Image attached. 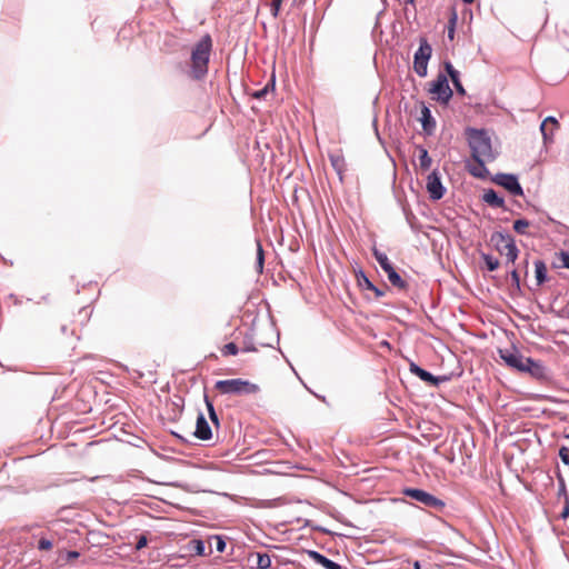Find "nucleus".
Listing matches in <instances>:
<instances>
[{
  "instance_id": "20e7f679",
  "label": "nucleus",
  "mask_w": 569,
  "mask_h": 569,
  "mask_svg": "<svg viewBox=\"0 0 569 569\" xmlns=\"http://www.w3.org/2000/svg\"><path fill=\"white\" fill-rule=\"evenodd\" d=\"M402 493L403 496L421 503L423 507L430 510L442 512L446 508V502L442 499L423 489L406 487L403 488Z\"/></svg>"
},
{
  "instance_id": "c85d7f7f",
  "label": "nucleus",
  "mask_w": 569,
  "mask_h": 569,
  "mask_svg": "<svg viewBox=\"0 0 569 569\" xmlns=\"http://www.w3.org/2000/svg\"><path fill=\"white\" fill-rule=\"evenodd\" d=\"M531 226V222L526 218H519L513 221V230L516 233L521 236H528L527 229Z\"/></svg>"
},
{
  "instance_id": "7ed1b4c3",
  "label": "nucleus",
  "mask_w": 569,
  "mask_h": 569,
  "mask_svg": "<svg viewBox=\"0 0 569 569\" xmlns=\"http://www.w3.org/2000/svg\"><path fill=\"white\" fill-rule=\"evenodd\" d=\"M214 388L222 395L249 396L260 391V387L241 378L218 380Z\"/></svg>"
},
{
  "instance_id": "37998d69",
  "label": "nucleus",
  "mask_w": 569,
  "mask_h": 569,
  "mask_svg": "<svg viewBox=\"0 0 569 569\" xmlns=\"http://www.w3.org/2000/svg\"><path fill=\"white\" fill-rule=\"evenodd\" d=\"M213 538L216 540V550L220 553L224 552L227 548L224 538L222 536H214Z\"/></svg>"
},
{
  "instance_id": "3c124183",
  "label": "nucleus",
  "mask_w": 569,
  "mask_h": 569,
  "mask_svg": "<svg viewBox=\"0 0 569 569\" xmlns=\"http://www.w3.org/2000/svg\"><path fill=\"white\" fill-rule=\"evenodd\" d=\"M413 569H421V563H420V561L416 560V561L413 562Z\"/></svg>"
},
{
  "instance_id": "e433bc0d",
  "label": "nucleus",
  "mask_w": 569,
  "mask_h": 569,
  "mask_svg": "<svg viewBox=\"0 0 569 569\" xmlns=\"http://www.w3.org/2000/svg\"><path fill=\"white\" fill-rule=\"evenodd\" d=\"M222 356H236L239 352V347L236 342H228L221 349Z\"/></svg>"
},
{
  "instance_id": "f704fd0d",
  "label": "nucleus",
  "mask_w": 569,
  "mask_h": 569,
  "mask_svg": "<svg viewBox=\"0 0 569 569\" xmlns=\"http://www.w3.org/2000/svg\"><path fill=\"white\" fill-rule=\"evenodd\" d=\"M510 278H511V281H512V293H521V284H520V274L518 272L517 269H512L510 271Z\"/></svg>"
},
{
  "instance_id": "aec40b11",
  "label": "nucleus",
  "mask_w": 569,
  "mask_h": 569,
  "mask_svg": "<svg viewBox=\"0 0 569 569\" xmlns=\"http://www.w3.org/2000/svg\"><path fill=\"white\" fill-rule=\"evenodd\" d=\"M528 375L538 381H548L550 379V372L548 368L540 360L537 361Z\"/></svg>"
},
{
  "instance_id": "b1692460",
  "label": "nucleus",
  "mask_w": 569,
  "mask_h": 569,
  "mask_svg": "<svg viewBox=\"0 0 569 569\" xmlns=\"http://www.w3.org/2000/svg\"><path fill=\"white\" fill-rule=\"evenodd\" d=\"M551 268H565L569 270V252L566 250H560L558 253H556L555 260L551 263Z\"/></svg>"
},
{
  "instance_id": "423d86ee",
  "label": "nucleus",
  "mask_w": 569,
  "mask_h": 569,
  "mask_svg": "<svg viewBox=\"0 0 569 569\" xmlns=\"http://www.w3.org/2000/svg\"><path fill=\"white\" fill-rule=\"evenodd\" d=\"M432 56V47L426 37L419 38V47L413 54V70L415 72L425 78L428 73V63Z\"/></svg>"
},
{
  "instance_id": "49530a36",
  "label": "nucleus",
  "mask_w": 569,
  "mask_h": 569,
  "mask_svg": "<svg viewBox=\"0 0 569 569\" xmlns=\"http://www.w3.org/2000/svg\"><path fill=\"white\" fill-rule=\"evenodd\" d=\"M559 457L561 459V461L565 463V465H569V448L566 447V446H562L560 449H559Z\"/></svg>"
},
{
  "instance_id": "58836bf2",
  "label": "nucleus",
  "mask_w": 569,
  "mask_h": 569,
  "mask_svg": "<svg viewBox=\"0 0 569 569\" xmlns=\"http://www.w3.org/2000/svg\"><path fill=\"white\" fill-rule=\"evenodd\" d=\"M52 546H53V540L51 538L41 537L38 540L37 548L40 551H47V550H50L52 548Z\"/></svg>"
},
{
  "instance_id": "2eb2a0df",
  "label": "nucleus",
  "mask_w": 569,
  "mask_h": 569,
  "mask_svg": "<svg viewBox=\"0 0 569 569\" xmlns=\"http://www.w3.org/2000/svg\"><path fill=\"white\" fill-rule=\"evenodd\" d=\"M559 128V122L558 120L552 117V116H549L547 117L540 124V131H541V134H542V139H543V142L545 144H548L550 142L553 141V132L556 129Z\"/></svg>"
},
{
  "instance_id": "f8f14e48",
  "label": "nucleus",
  "mask_w": 569,
  "mask_h": 569,
  "mask_svg": "<svg viewBox=\"0 0 569 569\" xmlns=\"http://www.w3.org/2000/svg\"><path fill=\"white\" fill-rule=\"evenodd\" d=\"M357 284L361 290H370L375 293L377 299L383 297L386 291L377 287L366 274L362 269L356 271Z\"/></svg>"
},
{
  "instance_id": "09e8293b",
  "label": "nucleus",
  "mask_w": 569,
  "mask_h": 569,
  "mask_svg": "<svg viewBox=\"0 0 569 569\" xmlns=\"http://www.w3.org/2000/svg\"><path fill=\"white\" fill-rule=\"evenodd\" d=\"M171 433H172L173 437H176L181 442H187V440L180 433L174 432V431H172Z\"/></svg>"
},
{
  "instance_id": "cd10ccee",
  "label": "nucleus",
  "mask_w": 569,
  "mask_h": 569,
  "mask_svg": "<svg viewBox=\"0 0 569 569\" xmlns=\"http://www.w3.org/2000/svg\"><path fill=\"white\" fill-rule=\"evenodd\" d=\"M204 403H206V407H207L209 419L211 420V422L216 427H219L220 426V420H219L218 413H217V411L214 409L212 400L208 397L207 393H204Z\"/></svg>"
},
{
  "instance_id": "bf43d9fd",
  "label": "nucleus",
  "mask_w": 569,
  "mask_h": 569,
  "mask_svg": "<svg viewBox=\"0 0 569 569\" xmlns=\"http://www.w3.org/2000/svg\"><path fill=\"white\" fill-rule=\"evenodd\" d=\"M547 219H548V221H550V222H553V221H555V220H553L550 216H548V214H547Z\"/></svg>"
},
{
  "instance_id": "79ce46f5",
  "label": "nucleus",
  "mask_w": 569,
  "mask_h": 569,
  "mask_svg": "<svg viewBox=\"0 0 569 569\" xmlns=\"http://www.w3.org/2000/svg\"><path fill=\"white\" fill-rule=\"evenodd\" d=\"M283 0H271L270 3V12L273 18H277L279 16L281 4Z\"/></svg>"
},
{
  "instance_id": "6e6552de",
  "label": "nucleus",
  "mask_w": 569,
  "mask_h": 569,
  "mask_svg": "<svg viewBox=\"0 0 569 569\" xmlns=\"http://www.w3.org/2000/svg\"><path fill=\"white\" fill-rule=\"evenodd\" d=\"M498 355L507 367L517 372H519L522 361L526 358L513 343L508 348H499Z\"/></svg>"
},
{
  "instance_id": "f3484780",
  "label": "nucleus",
  "mask_w": 569,
  "mask_h": 569,
  "mask_svg": "<svg viewBox=\"0 0 569 569\" xmlns=\"http://www.w3.org/2000/svg\"><path fill=\"white\" fill-rule=\"evenodd\" d=\"M248 561L257 569L271 568V557L267 552H251L248 557Z\"/></svg>"
},
{
  "instance_id": "5fc2aeb1",
  "label": "nucleus",
  "mask_w": 569,
  "mask_h": 569,
  "mask_svg": "<svg viewBox=\"0 0 569 569\" xmlns=\"http://www.w3.org/2000/svg\"><path fill=\"white\" fill-rule=\"evenodd\" d=\"M465 4H471L473 3L476 0H461Z\"/></svg>"
},
{
  "instance_id": "f03ea898",
  "label": "nucleus",
  "mask_w": 569,
  "mask_h": 569,
  "mask_svg": "<svg viewBox=\"0 0 569 569\" xmlns=\"http://www.w3.org/2000/svg\"><path fill=\"white\" fill-rule=\"evenodd\" d=\"M465 134L471 149L472 158L485 157L489 161H493L497 158V153L492 150L491 138L486 129L468 127L465 130Z\"/></svg>"
},
{
  "instance_id": "a18cd8bd",
  "label": "nucleus",
  "mask_w": 569,
  "mask_h": 569,
  "mask_svg": "<svg viewBox=\"0 0 569 569\" xmlns=\"http://www.w3.org/2000/svg\"><path fill=\"white\" fill-rule=\"evenodd\" d=\"M79 557H80V552L77 550H69L66 553L61 552V555H60V559H62L64 561L74 560V559H78Z\"/></svg>"
},
{
  "instance_id": "dca6fc26",
  "label": "nucleus",
  "mask_w": 569,
  "mask_h": 569,
  "mask_svg": "<svg viewBox=\"0 0 569 569\" xmlns=\"http://www.w3.org/2000/svg\"><path fill=\"white\" fill-rule=\"evenodd\" d=\"M482 201L492 208L507 210L503 197H501L495 189L485 190Z\"/></svg>"
},
{
  "instance_id": "1a4fd4ad",
  "label": "nucleus",
  "mask_w": 569,
  "mask_h": 569,
  "mask_svg": "<svg viewBox=\"0 0 569 569\" xmlns=\"http://www.w3.org/2000/svg\"><path fill=\"white\" fill-rule=\"evenodd\" d=\"M426 189L432 201H438L445 197L447 189L443 186L441 174L437 169L432 170L428 174Z\"/></svg>"
},
{
  "instance_id": "4be33fe9",
  "label": "nucleus",
  "mask_w": 569,
  "mask_h": 569,
  "mask_svg": "<svg viewBox=\"0 0 569 569\" xmlns=\"http://www.w3.org/2000/svg\"><path fill=\"white\" fill-rule=\"evenodd\" d=\"M328 157L332 168L341 177L346 170V162L343 156L339 152H329Z\"/></svg>"
},
{
  "instance_id": "412c9836",
  "label": "nucleus",
  "mask_w": 569,
  "mask_h": 569,
  "mask_svg": "<svg viewBox=\"0 0 569 569\" xmlns=\"http://www.w3.org/2000/svg\"><path fill=\"white\" fill-rule=\"evenodd\" d=\"M387 273V277H388V280L389 282L398 288L399 290H407L409 284L406 280L402 279V277L400 276V273L396 270V268L393 267L391 270H389Z\"/></svg>"
},
{
  "instance_id": "2f4dec72",
  "label": "nucleus",
  "mask_w": 569,
  "mask_h": 569,
  "mask_svg": "<svg viewBox=\"0 0 569 569\" xmlns=\"http://www.w3.org/2000/svg\"><path fill=\"white\" fill-rule=\"evenodd\" d=\"M241 350L243 352H256L257 351V348L254 346L253 333L251 331L247 332L244 335L243 340H242Z\"/></svg>"
},
{
  "instance_id": "a19ab883",
  "label": "nucleus",
  "mask_w": 569,
  "mask_h": 569,
  "mask_svg": "<svg viewBox=\"0 0 569 569\" xmlns=\"http://www.w3.org/2000/svg\"><path fill=\"white\" fill-rule=\"evenodd\" d=\"M147 546H148L147 535L146 533L139 535L137 537V542H136L134 549L137 551H139V550H142L143 548H146Z\"/></svg>"
},
{
  "instance_id": "864d4df0",
  "label": "nucleus",
  "mask_w": 569,
  "mask_h": 569,
  "mask_svg": "<svg viewBox=\"0 0 569 569\" xmlns=\"http://www.w3.org/2000/svg\"><path fill=\"white\" fill-rule=\"evenodd\" d=\"M405 3H406V4L415 6L416 0H405Z\"/></svg>"
},
{
  "instance_id": "393cba45",
  "label": "nucleus",
  "mask_w": 569,
  "mask_h": 569,
  "mask_svg": "<svg viewBox=\"0 0 569 569\" xmlns=\"http://www.w3.org/2000/svg\"><path fill=\"white\" fill-rule=\"evenodd\" d=\"M416 148L419 152L418 159L420 168L422 170H429L432 163V159L429 156L428 150L421 144L417 146Z\"/></svg>"
},
{
  "instance_id": "a878e982",
  "label": "nucleus",
  "mask_w": 569,
  "mask_h": 569,
  "mask_svg": "<svg viewBox=\"0 0 569 569\" xmlns=\"http://www.w3.org/2000/svg\"><path fill=\"white\" fill-rule=\"evenodd\" d=\"M480 258L483 261L486 269L490 272L496 271L500 266L499 259L490 253L480 252Z\"/></svg>"
},
{
  "instance_id": "c03bdc74",
  "label": "nucleus",
  "mask_w": 569,
  "mask_h": 569,
  "mask_svg": "<svg viewBox=\"0 0 569 569\" xmlns=\"http://www.w3.org/2000/svg\"><path fill=\"white\" fill-rule=\"evenodd\" d=\"M443 68H445V71H446L445 74H447V78H450V77L459 73V71L452 66V63L449 60H446L443 62Z\"/></svg>"
},
{
  "instance_id": "de8ad7c7",
  "label": "nucleus",
  "mask_w": 569,
  "mask_h": 569,
  "mask_svg": "<svg viewBox=\"0 0 569 569\" xmlns=\"http://www.w3.org/2000/svg\"><path fill=\"white\" fill-rule=\"evenodd\" d=\"M560 518L563 520L569 518V501L563 502V509L560 513Z\"/></svg>"
},
{
  "instance_id": "c9c22d12",
  "label": "nucleus",
  "mask_w": 569,
  "mask_h": 569,
  "mask_svg": "<svg viewBox=\"0 0 569 569\" xmlns=\"http://www.w3.org/2000/svg\"><path fill=\"white\" fill-rule=\"evenodd\" d=\"M450 80L455 87V90L456 92L459 94V96H466V89L465 87L462 86L461 83V80H460V72L457 73L456 76H452L450 77Z\"/></svg>"
},
{
  "instance_id": "473e14b6",
  "label": "nucleus",
  "mask_w": 569,
  "mask_h": 569,
  "mask_svg": "<svg viewBox=\"0 0 569 569\" xmlns=\"http://www.w3.org/2000/svg\"><path fill=\"white\" fill-rule=\"evenodd\" d=\"M264 264V251L260 243V241H257V258H256V269L259 273L262 272Z\"/></svg>"
},
{
  "instance_id": "680f3d73",
  "label": "nucleus",
  "mask_w": 569,
  "mask_h": 569,
  "mask_svg": "<svg viewBox=\"0 0 569 569\" xmlns=\"http://www.w3.org/2000/svg\"><path fill=\"white\" fill-rule=\"evenodd\" d=\"M66 509H67V508H64V507H63V508H61V509L59 510V513L63 512Z\"/></svg>"
},
{
  "instance_id": "8fccbe9b",
  "label": "nucleus",
  "mask_w": 569,
  "mask_h": 569,
  "mask_svg": "<svg viewBox=\"0 0 569 569\" xmlns=\"http://www.w3.org/2000/svg\"><path fill=\"white\" fill-rule=\"evenodd\" d=\"M320 401H322L323 403L328 405V401H327V398L325 396H320V395H317V393H313Z\"/></svg>"
},
{
  "instance_id": "4c0bfd02",
  "label": "nucleus",
  "mask_w": 569,
  "mask_h": 569,
  "mask_svg": "<svg viewBox=\"0 0 569 569\" xmlns=\"http://www.w3.org/2000/svg\"><path fill=\"white\" fill-rule=\"evenodd\" d=\"M537 361L538 360H536L531 357H526L525 360L522 361L519 372L528 375L531 371V369L533 368V366L537 363Z\"/></svg>"
},
{
  "instance_id": "39448f33",
  "label": "nucleus",
  "mask_w": 569,
  "mask_h": 569,
  "mask_svg": "<svg viewBox=\"0 0 569 569\" xmlns=\"http://www.w3.org/2000/svg\"><path fill=\"white\" fill-rule=\"evenodd\" d=\"M428 92L431 94V99L441 106L449 104L453 97L447 74L443 72H439L436 79L429 83Z\"/></svg>"
},
{
  "instance_id": "052dcab7",
  "label": "nucleus",
  "mask_w": 569,
  "mask_h": 569,
  "mask_svg": "<svg viewBox=\"0 0 569 569\" xmlns=\"http://www.w3.org/2000/svg\"><path fill=\"white\" fill-rule=\"evenodd\" d=\"M407 221L412 226L411 218L409 216H407Z\"/></svg>"
},
{
  "instance_id": "c756f323",
  "label": "nucleus",
  "mask_w": 569,
  "mask_h": 569,
  "mask_svg": "<svg viewBox=\"0 0 569 569\" xmlns=\"http://www.w3.org/2000/svg\"><path fill=\"white\" fill-rule=\"evenodd\" d=\"M557 481H558V498H562L563 502L569 501V495L567 491V485L563 476L561 475L560 470L556 473Z\"/></svg>"
},
{
  "instance_id": "72a5a7b5",
  "label": "nucleus",
  "mask_w": 569,
  "mask_h": 569,
  "mask_svg": "<svg viewBox=\"0 0 569 569\" xmlns=\"http://www.w3.org/2000/svg\"><path fill=\"white\" fill-rule=\"evenodd\" d=\"M190 550L197 556H203L206 553V543L201 539H193L190 541Z\"/></svg>"
},
{
  "instance_id": "6ab92c4d",
  "label": "nucleus",
  "mask_w": 569,
  "mask_h": 569,
  "mask_svg": "<svg viewBox=\"0 0 569 569\" xmlns=\"http://www.w3.org/2000/svg\"><path fill=\"white\" fill-rule=\"evenodd\" d=\"M535 264V278L538 287L543 286L549 281L548 268L543 260L538 259L533 262Z\"/></svg>"
},
{
  "instance_id": "603ef678",
  "label": "nucleus",
  "mask_w": 569,
  "mask_h": 569,
  "mask_svg": "<svg viewBox=\"0 0 569 569\" xmlns=\"http://www.w3.org/2000/svg\"><path fill=\"white\" fill-rule=\"evenodd\" d=\"M523 264L526 266V272H525V274L527 276V274H528V266H529V261H528V259H526V260L523 261Z\"/></svg>"
},
{
  "instance_id": "9b49d317",
  "label": "nucleus",
  "mask_w": 569,
  "mask_h": 569,
  "mask_svg": "<svg viewBox=\"0 0 569 569\" xmlns=\"http://www.w3.org/2000/svg\"><path fill=\"white\" fill-rule=\"evenodd\" d=\"M421 111H420V118L419 121L421 123L423 133L428 137L432 136L436 130V119L431 113L430 108L423 102H420Z\"/></svg>"
},
{
  "instance_id": "7c9ffc66",
  "label": "nucleus",
  "mask_w": 569,
  "mask_h": 569,
  "mask_svg": "<svg viewBox=\"0 0 569 569\" xmlns=\"http://www.w3.org/2000/svg\"><path fill=\"white\" fill-rule=\"evenodd\" d=\"M274 89V78H272L263 88L256 90L251 93V97L257 100H262L269 93L270 90Z\"/></svg>"
},
{
  "instance_id": "13d9d810",
  "label": "nucleus",
  "mask_w": 569,
  "mask_h": 569,
  "mask_svg": "<svg viewBox=\"0 0 569 569\" xmlns=\"http://www.w3.org/2000/svg\"><path fill=\"white\" fill-rule=\"evenodd\" d=\"M551 131V128H549V126L546 127V133H550Z\"/></svg>"
},
{
  "instance_id": "4d7b16f0",
  "label": "nucleus",
  "mask_w": 569,
  "mask_h": 569,
  "mask_svg": "<svg viewBox=\"0 0 569 569\" xmlns=\"http://www.w3.org/2000/svg\"><path fill=\"white\" fill-rule=\"evenodd\" d=\"M318 530L322 531V532H329V530L325 529V528H318Z\"/></svg>"
},
{
  "instance_id": "0eeeda50",
  "label": "nucleus",
  "mask_w": 569,
  "mask_h": 569,
  "mask_svg": "<svg viewBox=\"0 0 569 569\" xmlns=\"http://www.w3.org/2000/svg\"><path fill=\"white\" fill-rule=\"evenodd\" d=\"M491 180L513 197L523 196V188L519 182V177L515 173L499 172L492 176Z\"/></svg>"
},
{
  "instance_id": "f257e3e1",
  "label": "nucleus",
  "mask_w": 569,
  "mask_h": 569,
  "mask_svg": "<svg viewBox=\"0 0 569 569\" xmlns=\"http://www.w3.org/2000/svg\"><path fill=\"white\" fill-rule=\"evenodd\" d=\"M212 47V38L209 33L203 34L192 47L188 72L191 79L200 81L208 74Z\"/></svg>"
},
{
  "instance_id": "ea45409f",
  "label": "nucleus",
  "mask_w": 569,
  "mask_h": 569,
  "mask_svg": "<svg viewBox=\"0 0 569 569\" xmlns=\"http://www.w3.org/2000/svg\"><path fill=\"white\" fill-rule=\"evenodd\" d=\"M457 19H458L457 13L452 12V14L449 19V26H448V38L450 40H453V38H455Z\"/></svg>"
},
{
  "instance_id": "ddd939ff",
  "label": "nucleus",
  "mask_w": 569,
  "mask_h": 569,
  "mask_svg": "<svg viewBox=\"0 0 569 569\" xmlns=\"http://www.w3.org/2000/svg\"><path fill=\"white\" fill-rule=\"evenodd\" d=\"M193 436L202 441H208L212 438V430L207 421L204 415L200 411L196 421V430Z\"/></svg>"
},
{
  "instance_id": "9d476101",
  "label": "nucleus",
  "mask_w": 569,
  "mask_h": 569,
  "mask_svg": "<svg viewBox=\"0 0 569 569\" xmlns=\"http://www.w3.org/2000/svg\"><path fill=\"white\" fill-rule=\"evenodd\" d=\"M409 371L431 387H439L441 383L447 382L449 380L448 376H435L433 373L423 369L416 362H410Z\"/></svg>"
},
{
  "instance_id": "a211bd4d",
  "label": "nucleus",
  "mask_w": 569,
  "mask_h": 569,
  "mask_svg": "<svg viewBox=\"0 0 569 569\" xmlns=\"http://www.w3.org/2000/svg\"><path fill=\"white\" fill-rule=\"evenodd\" d=\"M476 162V166H469V173L479 179H486L489 174V170L486 167V161H489L487 158H472Z\"/></svg>"
},
{
  "instance_id": "4468645a",
  "label": "nucleus",
  "mask_w": 569,
  "mask_h": 569,
  "mask_svg": "<svg viewBox=\"0 0 569 569\" xmlns=\"http://www.w3.org/2000/svg\"><path fill=\"white\" fill-rule=\"evenodd\" d=\"M509 239L515 238L508 232L495 231L490 236V243L502 256L508 250Z\"/></svg>"
},
{
  "instance_id": "6e6d98bb",
  "label": "nucleus",
  "mask_w": 569,
  "mask_h": 569,
  "mask_svg": "<svg viewBox=\"0 0 569 569\" xmlns=\"http://www.w3.org/2000/svg\"><path fill=\"white\" fill-rule=\"evenodd\" d=\"M376 122H377V120L375 119V121H373L375 131H376L377 136L379 137V132H378V128H377V123Z\"/></svg>"
},
{
  "instance_id": "5701e85b",
  "label": "nucleus",
  "mask_w": 569,
  "mask_h": 569,
  "mask_svg": "<svg viewBox=\"0 0 569 569\" xmlns=\"http://www.w3.org/2000/svg\"><path fill=\"white\" fill-rule=\"evenodd\" d=\"M372 254L385 272H388L393 268V264L389 260L388 256L385 252L378 250L376 247L372 248Z\"/></svg>"
},
{
  "instance_id": "bb28decb",
  "label": "nucleus",
  "mask_w": 569,
  "mask_h": 569,
  "mask_svg": "<svg viewBox=\"0 0 569 569\" xmlns=\"http://www.w3.org/2000/svg\"><path fill=\"white\" fill-rule=\"evenodd\" d=\"M519 253H520V250L518 249V247L516 244V240L509 239V247H508V250L505 252V256L507 258L506 264H508L509 262L515 263L519 257Z\"/></svg>"
}]
</instances>
